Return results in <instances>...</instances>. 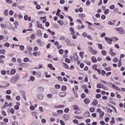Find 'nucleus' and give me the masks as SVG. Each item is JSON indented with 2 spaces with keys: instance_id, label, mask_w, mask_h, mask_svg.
<instances>
[{
  "instance_id": "obj_1",
  "label": "nucleus",
  "mask_w": 125,
  "mask_h": 125,
  "mask_svg": "<svg viewBox=\"0 0 125 125\" xmlns=\"http://www.w3.org/2000/svg\"><path fill=\"white\" fill-rule=\"evenodd\" d=\"M115 30L117 31L119 34H121V35L125 34V30H124L123 27H116Z\"/></svg>"
},
{
  "instance_id": "obj_2",
  "label": "nucleus",
  "mask_w": 125,
  "mask_h": 125,
  "mask_svg": "<svg viewBox=\"0 0 125 125\" xmlns=\"http://www.w3.org/2000/svg\"><path fill=\"white\" fill-rule=\"evenodd\" d=\"M97 112H98V113H99L100 119H102L103 116H104V112L102 111V110L100 108H98L97 109Z\"/></svg>"
},
{
  "instance_id": "obj_3",
  "label": "nucleus",
  "mask_w": 125,
  "mask_h": 125,
  "mask_svg": "<svg viewBox=\"0 0 125 125\" xmlns=\"http://www.w3.org/2000/svg\"><path fill=\"white\" fill-rule=\"evenodd\" d=\"M7 26L9 30H13V31H14V28H12V25H11V23H10V22H7Z\"/></svg>"
},
{
  "instance_id": "obj_4",
  "label": "nucleus",
  "mask_w": 125,
  "mask_h": 125,
  "mask_svg": "<svg viewBox=\"0 0 125 125\" xmlns=\"http://www.w3.org/2000/svg\"><path fill=\"white\" fill-rule=\"evenodd\" d=\"M65 42H67V45H69V46H73V45H74V44L70 43V42H71V41L68 39H65Z\"/></svg>"
},
{
  "instance_id": "obj_5",
  "label": "nucleus",
  "mask_w": 125,
  "mask_h": 125,
  "mask_svg": "<svg viewBox=\"0 0 125 125\" xmlns=\"http://www.w3.org/2000/svg\"><path fill=\"white\" fill-rule=\"evenodd\" d=\"M37 26L38 28H40V29H43V26H42V23H41L40 21H37Z\"/></svg>"
},
{
  "instance_id": "obj_6",
  "label": "nucleus",
  "mask_w": 125,
  "mask_h": 125,
  "mask_svg": "<svg viewBox=\"0 0 125 125\" xmlns=\"http://www.w3.org/2000/svg\"><path fill=\"white\" fill-rule=\"evenodd\" d=\"M117 41H119V39L117 37H112V39H110V42H115Z\"/></svg>"
},
{
  "instance_id": "obj_7",
  "label": "nucleus",
  "mask_w": 125,
  "mask_h": 125,
  "mask_svg": "<svg viewBox=\"0 0 125 125\" xmlns=\"http://www.w3.org/2000/svg\"><path fill=\"white\" fill-rule=\"evenodd\" d=\"M97 87L98 88H103L104 89H105V87L104 86V85L103 84L99 83L97 84Z\"/></svg>"
},
{
  "instance_id": "obj_8",
  "label": "nucleus",
  "mask_w": 125,
  "mask_h": 125,
  "mask_svg": "<svg viewBox=\"0 0 125 125\" xmlns=\"http://www.w3.org/2000/svg\"><path fill=\"white\" fill-rule=\"evenodd\" d=\"M33 55H34V56H40L41 55V52L40 51H37L34 52L33 53Z\"/></svg>"
},
{
  "instance_id": "obj_9",
  "label": "nucleus",
  "mask_w": 125,
  "mask_h": 125,
  "mask_svg": "<svg viewBox=\"0 0 125 125\" xmlns=\"http://www.w3.org/2000/svg\"><path fill=\"white\" fill-rule=\"evenodd\" d=\"M112 87H113V88H115L116 90H118V91H121V89L119 87H117V86H116L114 84H112Z\"/></svg>"
},
{
  "instance_id": "obj_10",
  "label": "nucleus",
  "mask_w": 125,
  "mask_h": 125,
  "mask_svg": "<svg viewBox=\"0 0 125 125\" xmlns=\"http://www.w3.org/2000/svg\"><path fill=\"white\" fill-rule=\"evenodd\" d=\"M59 95L61 97H64L66 96V93L65 92H62L59 93Z\"/></svg>"
},
{
  "instance_id": "obj_11",
  "label": "nucleus",
  "mask_w": 125,
  "mask_h": 125,
  "mask_svg": "<svg viewBox=\"0 0 125 125\" xmlns=\"http://www.w3.org/2000/svg\"><path fill=\"white\" fill-rule=\"evenodd\" d=\"M37 36H39V37H41V36H42V30H38V32H37Z\"/></svg>"
},
{
  "instance_id": "obj_12",
  "label": "nucleus",
  "mask_w": 125,
  "mask_h": 125,
  "mask_svg": "<svg viewBox=\"0 0 125 125\" xmlns=\"http://www.w3.org/2000/svg\"><path fill=\"white\" fill-rule=\"evenodd\" d=\"M91 59H92V62L93 63H96V62H97V59H96V57H92L91 58Z\"/></svg>"
},
{
  "instance_id": "obj_13",
  "label": "nucleus",
  "mask_w": 125,
  "mask_h": 125,
  "mask_svg": "<svg viewBox=\"0 0 125 125\" xmlns=\"http://www.w3.org/2000/svg\"><path fill=\"white\" fill-rule=\"evenodd\" d=\"M89 116H90L89 112L88 111H86L84 113V117H85V118H88Z\"/></svg>"
},
{
  "instance_id": "obj_14",
  "label": "nucleus",
  "mask_w": 125,
  "mask_h": 125,
  "mask_svg": "<svg viewBox=\"0 0 125 125\" xmlns=\"http://www.w3.org/2000/svg\"><path fill=\"white\" fill-rule=\"evenodd\" d=\"M63 118L64 119H65V120H66V121H68V120L70 119V116H69L68 114H65L63 116Z\"/></svg>"
},
{
  "instance_id": "obj_15",
  "label": "nucleus",
  "mask_w": 125,
  "mask_h": 125,
  "mask_svg": "<svg viewBox=\"0 0 125 125\" xmlns=\"http://www.w3.org/2000/svg\"><path fill=\"white\" fill-rule=\"evenodd\" d=\"M38 98H39V99H40V100H42V99H43V96L42 94L40 95H38L37 96Z\"/></svg>"
},
{
  "instance_id": "obj_16",
  "label": "nucleus",
  "mask_w": 125,
  "mask_h": 125,
  "mask_svg": "<svg viewBox=\"0 0 125 125\" xmlns=\"http://www.w3.org/2000/svg\"><path fill=\"white\" fill-rule=\"evenodd\" d=\"M47 32L50 33V34L52 35V36H54V35H55V32H54V31H52L51 30H50V29H47Z\"/></svg>"
},
{
  "instance_id": "obj_17",
  "label": "nucleus",
  "mask_w": 125,
  "mask_h": 125,
  "mask_svg": "<svg viewBox=\"0 0 125 125\" xmlns=\"http://www.w3.org/2000/svg\"><path fill=\"white\" fill-rule=\"evenodd\" d=\"M11 82H12V83H16V78L15 77L12 78L11 79Z\"/></svg>"
},
{
  "instance_id": "obj_18",
  "label": "nucleus",
  "mask_w": 125,
  "mask_h": 125,
  "mask_svg": "<svg viewBox=\"0 0 125 125\" xmlns=\"http://www.w3.org/2000/svg\"><path fill=\"white\" fill-rule=\"evenodd\" d=\"M15 73H16V70H15V69H13L11 70V72H10L11 75H14Z\"/></svg>"
},
{
  "instance_id": "obj_19",
  "label": "nucleus",
  "mask_w": 125,
  "mask_h": 125,
  "mask_svg": "<svg viewBox=\"0 0 125 125\" xmlns=\"http://www.w3.org/2000/svg\"><path fill=\"white\" fill-rule=\"evenodd\" d=\"M92 104L93 105H97V104H98V101H97V100H94Z\"/></svg>"
},
{
  "instance_id": "obj_20",
  "label": "nucleus",
  "mask_w": 125,
  "mask_h": 125,
  "mask_svg": "<svg viewBox=\"0 0 125 125\" xmlns=\"http://www.w3.org/2000/svg\"><path fill=\"white\" fill-rule=\"evenodd\" d=\"M92 54H97V51L94 50L93 49L90 51Z\"/></svg>"
},
{
  "instance_id": "obj_21",
  "label": "nucleus",
  "mask_w": 125,
  "mask_h": 125,
  "mask_svg": "<svg viewBox=\"0 0 125 125\" xmlns=\"http://www.w3.org/2000/svg\"><path fill=\"white\" fill-rule=\"evenodd\" d=\"M30 39L31 40H35L36 39V34H33L30 37Z\"/></svg>"
},
{
  "instance_id": "obj_22",
  "label": "nucleus",
  "mask_w": 125,
  "mask_h": 125,
  "mask_svg": "<svg viewBox=\"0 0 125 125\" xmlns=\"http://www.w3.org/2000/svg\"><path fill=\"white\" fill-rule=\"evenodd\" d=\"M62 91H65V90H67V87H66V86L65 85L62 86Z\"/></svg>"
},
{
  "instance_id": "obj_23",
  "label": "nucleus",
  "mask_w": 125,
  "mask_h": 125,
  "mask_svg": "<svg viewBox=\"0 0 125 125\" xmlns=\"http://www.w3.org/2000/svg\"><path fill=\"white\" fill-rule=\"evenodd\" d=\"M104 39H105V41L108 42V43H109V44H110V38H109L107 37H105Z\"/></svg>"
},
{
  "instance_id": "obj_24",
  "label": "nucleus",
  "mask_w": 125,
  "mask_h": 125,
  "mask_svg": "<svg viewBox=\"0 0 125 125\" xmlns=\"http://www.w3.org/2000/svg\"><path fill=\"white\" fill-rule=\"evenodd\" d=\"M6 98L7 99V100H11V101H12L13 99L11 98V97L9 95L6 96Z\"/></svg>"
},
{
  "instance_id": "obj_25",
  "label": "nucleus",
  "mask_w": 125,
  "mask_h": 125,
  "mask_svg": "<svg viewBox=\"0 0 125 125\" xmlns=\"http://www.w3.org/2000/svg\"><path fill=\"white\" fill-rule=\"evenodd\" d=\"M4 14L5 15V16H8V10H5L4 11Z\"/></svg>"
},
{
  "instance_id": "obj_26",
  "label": "nucleus",
  "mask_w": 125,
  "mask_h": 125,
  "mask_svg": "<svg viewBox=\"0 0 125 125\" xmlns=\"http://www.w3.org/2000/svg\"><path fill=\"white\" fill-rule=\"evenodd\" d=\"M7 40H8V37L6 35L4 37L3 36V41L4 42H6Z\"/></svg>"
},
{
  "instance_id": "obj_27",
  "label": "nucleus",
  "mask_w": 125,
  "mask_h": 125,
  "mask_svg": "<svg viewBox=\"0 0 125 125\" xmlns=\"http://www.w3.org/2000/svg\"><path fill=\"white\" fill-rule=\"evenodd\" d=\"M84 101L85 104H88V103H89V100L88 99H85Z\"/></svg>"
},
{
  "instance_id": "obj_28",
  "label": "nucleus",
  "mask_w": 125,
  "mask_h": 125,
  "mask_svg": "<svg viewBox=\"0 0 125 125\" xmlns=\"http://www.w3.org/2000/svg\"><path fill=\"white\" fill-rule=\"evenodd\" d=\"M110 123H111V125H114V123H115V118H114V117L112 118V120Z\"/></svg>"
},
{
  "instance_id": "obj_29",
  "label": "nucleus",
  "mask_w": 125,
  "mask_h": 125,
  "mask_svg": "<svg viewBox=\"0 0 125 125\" xmlns=\"http://www.w3.org/2000/svg\"><path fill=\"white\" fill-rule=\"evenodd\" d=\"M10 44L9 43L6 42L3 44V46H6V47H9Z\"/></svg>"
},
{
  "instance_id": "obj_30",
  "label": "nucleus",
  "mask_w": 125,
  "mask_h": 125,
  "mask_svg": "<svg viewBox=\"0 0 125 125\" xmlns=\"http://www.w3.org/2000/svg\"><path fill=\"white\" fill-rule=\"evenodd\" d=\"M92 68L93 70H95L96 71V70H97V64H95L93 65Z\"/></svg>"
},
{
  "instance_id": "obj_31",
  "label": "nucleus",
  "mask_w": 125,
  "mask_h": 125,
  "mask_svg": "<svg viewBox=\"0 0 125 125\" xmlns=\"http://www.w3.org/2000/svg\"><path fill=\"white\" fill-rule=\"evenodd\" d=\"M53 27L58 29V28H59V25L56 23H55V24H54Z\"/></svg>"
},
{
  "instance_id": "obj_32",
  "label": "nucleus",
  "mask_w": 125,
  "mask_h": 125,
  "mask_svg": "<svg viewBox=\"0 0 125 125\" xmlns=\"http://www.w3.org/2000/svg\"><path fill=\"white\" fill-rule=\"evenodd\" d=\"M73 109L74 110H79V106H78V105H74Z\"/></svg>"
},
{
  "instance_id": "obj_33",
  "label": "nucleus",
  "mask_w": 125,
  "mask_h": 125,
  "mask_svg": "<svg viewBox=\"0 0 125 125\" xmlns=\"http://www.w3.org/2000/svg\"><path fill=\"white\" fill-rule=\"evenodd\" d=\"M118 66L119 67H121V66H122V60H119Z\"/></svg>"
},
{
  "instance_id": "obj_34",
  "label": "nucleus",
  "mask_w": 125,
  "mask_h": 125,
  "mask_svg": "<svg viewBox=\"0 0 125 125\" xmlns=\"http://www.w3.org/2000/svg\"><path fill=\"white\" fill-rule=\"evenodd\" d=\"M102 54H103V55H106L107 54V52L105 50H103L102 51Z\"/></svg>"
},
{
  "instance_id": "obj_35",
  "label": "nucleus",
  "mask_w": 125,
  "mask_h": 125,
  "mask_svg": "<svg viewBox=\"0 0 125 125\" xmlns=\"http://www.w3.org/2000/svg\"><path fill=\"white\" fill-rule=\"evenodd\" d=\"M55 88H56V89H59V88H60V87H61V86H60V85L58 84V85H56L55 86Z\"/></svg>"
},
{
  "instance_id": "obj_36",
  "label": "nucleus",
  "mask_w": 125,
  "mask_h": 125,
  "mask_svg": "<svg viewBox=\"0 0 125 125\" xmlns=\"http://www.w3.org/2000/svg\"><path fill=\"white\" fill-rule=\"evenodd\" d=\"M94 111H95V108L92 107V108H90V112H91V113H93V112H94Z\"/></svg>"
},
{
  "instance_id": "obj_37",
  "label": "nucleus",
  "mask_w": 125,
  "mask_h": 125,
  "mask_svg": "<svg viewBox=\"0 0 125 125\" xmlns=\"http://www.w3.org/2000/svg\"><path fill=\"white\" fill-rule=\"evenodd\" d=\"M79 112H78L77 111H75L74 112V114H81V113H82V110H78Z\"/></svg>"
},
{
  "instance_id": "obj_38",
  "label": "nucleus",
  "mask_w": 125,
  "mask_h": 125,
  "mask_svg": "<svg viewBox=\"0 0 125 125\" xmlns=\"http://www.w3.org/2000/svg\"><path fill=\"white\" fill-rule=\"evenodd\" d=\"M30 79L31 82H34V81H35V77L31 76L30 78Z\"/></svg>"
},
{
  "instance_id": "obj_39",
  "label": "nucleus",
  "mask_w": 125,
  "mask_h": 125,
  "mask_svg": "<svg viewBox=\"0 0 125 125\" xmlns=\"http://www.w3.org/2000/svg\"><path fill=\"white\" fill-rule=\"evenodd\" d=\"M64 40H65V37H64V36H62L59 38L60 41H64Z\"/></svg>"
},
{
  "instance_id": "obj_40",
  "label": "nucleus",
  "mask_w": 125,
  "mask_h": 125,
  "mask_svg": "<svg viewBox=\"0 0 125 125\" xmlns=\"http://www.w3.org/2000/svg\"><path fill=\"white\" fill-rule=\"evenodd\" d=\"M63 65L64 66H65L64 68H65V69H68L69 68V66H68V65H67V64L65 63V62L63 63Z\"/></svg>"
},
{
  "instance_id": "obj_41",
  "label": "nucleus",
  "mask_w": 125,
  "mask_h": 125,
  "mask_svg": "<svg viewBox=\"0 0 125 125\" xmlns=\"http://www.w3.org/2000/svg\"><path fill=\"white\" fill-rule=\"evenodd\" d=\"M65 61L66 63H70L71 62V61H70V60L68 58H66L65 59Z\"/></svg>"
},
{
  "instance_id": "obj_42",
  "label": "nucleus",
  "mask_w": 125,
  "mask_h": 125,
  "mask_svg": "<svg viewBox=\"0 0 125 125\" xmlns=\"http://www.w3.org/2000/svg\"><path fill=\"white\" fill-rule=\"evenodd\" d=\"M1 28H7V26L5 25L2 23L0 24Z\"/></svg>"
},
{
  "instance_id": "obj_43",
  "label": "nucleus",
  "mask_w": 125,
  "mask_h": 125,
  "mask_svg": "<svg viewBox=\"0 0 125 125\" xmlns=\"http://www.w3.org/2000/svg\"><path fill=\"white\" fill-rule=\"evenodd\" d=\"M109 12V9H106L104 10V14H108Z\"/></svg>"
},
{
  "instance_id": "obj_44",
  "label": "nucleus",
  "mask_w": 125,
  "mask_h": 125,
  "mask_svg": "<svg viewBox=\"0 0 125 125\" xmlns=\"http://www.w3.org/2000/svg\"><path fill=\"white\" fill-rule=\"evenodd\" d=\"M5 1L6 2H7V3H12V1L11 0H6Z\"/></svg>"
},
{
  "instance_id": "obj_45",
  "label": "nucleus",
  "mask_w": 125,
  "mask_h": 125,
  "mask_svg": "<svg viewBox=\"0 0 125 125\" xmlns=\"http://www.w3.org/2000/svg\"><path fill=\"white\" fill-rule=\"evenodd\" d=\"M24 62H28L29 61V58H25L23 60Z\"/></svg>"
},
{
  "instance_id": "obj_46",
  "label": "nucleus",
  "mask_w": 125,
  "mask_h": 125,
  "mask_svg": "<svg viewBox=\"0 0 125 125\" xmlns=\"http://www.w3.org/2000/svg\"><path fill=\"white\" fill-rule=\"evenodd\" d=\"M1 75H5L6 74V71L4 70H2L1 71Z\"/></svg>"
},
{
  "instance_id": "obj_47",
  "label": "nucleus",
  "mask_w": 125,
  "mask_h": 125,
  "mask_svg": "<svg viewBox=\"0 0 125 125\" xmlns=\"http://www.w3.org/2000/svg\"><path fill=\"white\" fill-rule=\"evenodd\" d=\"M55 45L56 46H58L59 45V42L58 41H56L55 42Z\"/></svg>"
},
{
  "instance_id": "obj_48",
  "label": "nucleus",
  "mask_w": 125,
  "mask_h": 125,
  "mask_svg": "<svg viewBox=\"0 0 125 125\" xmlns=\"http://www.w3.org/2000/svg\"><path fill=\"white\" fill-rule=\"evenodd\" d=\"M63 52H64V51H63V49H61L59 50V53H60V54H63Z\"/></svg>"
},
{
  "instance_id": "obj_49",
  "label": "nucleus",
  "mask_w": 125,
  "mask_h": 125,
  "mask_svg": "<svg viewBox=\"0 0 125 125\" xmlns=\"http://www.w3.org/2000/svg\"><path fill=\"white\" fill-rule=\"evenodd\" d=\"M106 72L103 70H102V76H105Z\"/></svg>"
},
{
  "instance_id": "obj_50",
  "label": "nucleus",
  "mask_w": 125,
  "mask_h": 125,
  "mask_svg": "<svg viewBox=\"0 0 125 125\" xmlns=\"http://www.w3.org/2000/svg\"><path fill=\"white\" fill-rule=\"evenodd\" d=\"M118 61H119V59H118V58H115L113 59V62H115L116 63H117V62H118Z\"/></svg>"
},
{
  "instance_id": "obj_51",
  "label": "nucleus",
  "mask_w": 125,
  "mask_h": 125,
  "mask_svg": "<svg viewBox=\"0 0 125 125\" xmlns=\"http://www.w3.org/2000/svg\"><path fill=\"white\" fill-rule=\"evenodd\" d=\"M110 9H115V5H111L110 6Z\"/></svg>"
},
{
  "instance_id": "obj_52",
  "label": "nucleus",
  "mask_w": 125,
  "mask_h": 125,
  "mask_svg": "<svg viewBox=\"0 0 125 125\" xmlns=\"http://www.w3.org/2000/svg\"><path fill=\"white\" fill-rule=\"evenodd\" d=\"M24 47L23 45H21L20 46V49H21V50H24Z\"/></svg>"
},
{
  "instance_id": "obj_53",
  "label": "nucleus",
  "mask_w": 125,
  "mask_h": 125,
  "mask_svg": "<svg viewBox=\"0 0 125 125\" xmlns=\"http://www.w3.org/2000/svg\"><path fill=\"white\" fill-rule=\"evenodd\" d=\"M47 96L48 98H52L53 95H52V94H49L47 95Z\"/></svg>"
},
{
  "instance_id": "obj_54",
  "label": "nucleus",
  "mask_w": 125,
  "mask_h": 125,
  "mask_svg": "<svg viewBox=\"0 0 125 125\" xmlns=\"http://www.w3.org/2000/svg\"><path fill=\"white\" fill-rule=\"evenodd\" d=\"M50 121L51 123L55 122V119L53 118H50Z\"/></svg>"
},
{
  "instance_id": "obj_55",
  "label": "nucleus",
  "mask_w": 125,
  "mask_h": 125,
  "mask_svg": "<svg viewBox=\"0 0 125 125\" xmlns=\"http://www.w3.org/2000/svg\"><path fill=\"white\" fill-rule=\"evenodd\" d=\"M6 93H7V94H10L11 93V90H8L6 91Z\"/></svg>"
},
{
  "instance_id": "obj_56",
  "label": "nucleus",
  "mask_w": 125,
  "mask_h": 125,
  "mask_svg": "<svg viewBox=\"0 0 125 125\" xmlns=\"http://www.w3.org/2000/svg\"><path fill=\"white\" fill-rule=\"evenodd\" d=\"M14 109H15V110H19V106L16 105L14 107Z\"/></svg>"
},
{
  "instance_id": "obj_57",
  "label": "nucleus",
  "mask_w": 125,
  "mask_h": 125,
  "mask_svg": "<svg viewBox=\"0 0 125 125\" xmlns=\"http://www.w3.org/2000/svg\"><path fill=\"white\" fill-rule=\"evenodd\" d=\"M10 112L11 114H14V109L13 108H11Z\"/></svg>"
},
{
  "instance_id": "obj_58",
  "label": "nucleus",
  "mask_w": 125,
  "mask_h": 125,
  "mask_svg": "<svg viewBox=\"0 0 125 125\" xmlns=\"http://www.w3.org/2000/svg\"><path fill=\"white\" fill-rule=\"evenodd\" d=\"M60 123L62 125H65V122L62 120H60Z\"/></svg>"
},
{
  "instance_id": "obj_59",
  "label": "nucleus",
  "mask_w": 125,
  "mask_h": 125,
  "mask_svg": "<svg viewBox=\"0 0 125 125\" xmlns=\"http://www.w3.org/2000/svg\"><path fill=\"white\" fill-rule=\"evenodd\" d=\"M9 15H13V11L10 10L9 12Z\"/></svg>"
},
{
  "instance_id": "obj_60",
  "label": "nucleus",
  "mask_w": 125,
  "mask_h": 125,
  "mask_svg": "<svg viewBox=\"0 0 125 125\" xmlns=\"http://www.w3.org/2000/svg\"><path fill=\"white\" fill-rule=\"evenodd\" d=\"M58 114H62L63 113V110H59L57 111Z\"/></svg>"
},
{
  "instance_id": "obj_61",
  "label": "nucleus",
  "mask_w": 125,
  "mask_h": 125,
  "mask_svg": "<svg viewBox=\"0 0 125 125\" xmlns=\"http://www.w3.org/2000/svg\"><path fill=\"white\" fill-rule=\"evenodd\" d=\"M96 98H100V97H101V95L98 94L96 95Z\"/></svg>"
},
{
  "instance_id": "obj_62",
  "label": "nucleus",
  "mask_w": 125,
  "mask_h": 125,
  "mask_svg": "<svg viewBox=\"0 0 125 125\" xmlns=\"http://www.w3.org/2000/svg\"><path fill=\"white\" fill-rule=\"evenodd\" d=\"M100 124L101 125H105V122H104V121H101V122H100Z\"/></svg>"
},
{
  "instance_id": "obj_63",
  "label": "nucleus",
  "mask_w": 125,
  "mask_h": 125,
  "mask_svg": "<svg viewBox=\"0 0 125 125\" xmlns=\"http://www.w3.org/2000/svg\"><path fill=\"white\" fill-rule=\"evenodd\" d=\"M24 20H25V21L28 20V16L25 15L24 17Z\"/></svg>"
},
{
  "instance_id": "obj_64",
  "label": "nucleus",
  "mask_w": 125,
  "mask_h": 125,
  "mask_svg": "<svg viewBox=\"0 0 125 125\" xmlns=\"http://www.w3.org/2000/svg\"><path fill=\"white\" fill-rule=\"evenodd\" d=\"M12 125H18V123L17 122H14L12 123Z\"/></svg>"
}]
</instances>
